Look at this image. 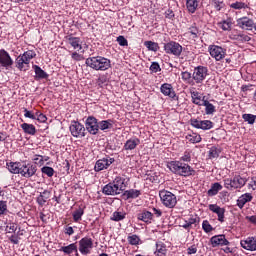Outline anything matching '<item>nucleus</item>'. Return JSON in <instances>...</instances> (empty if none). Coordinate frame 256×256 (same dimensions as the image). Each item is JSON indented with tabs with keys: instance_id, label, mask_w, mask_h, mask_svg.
<instances>
[{
	"instance_id": "obj_39",
	"label": "nucleus",
	"mask_w": 256,
	"mask_h": 256,
	"mask_svg": "<svg viewBox=\"0 0 256 256\" xmlns=\"http://www.w3.org/2000/svg\"><path fill=\"white\" fill-rule=\"evenodd\" d=\"M141 195V191L137 189H130L124 192V197L127 199H137Z\"/></svg>"
},
{
	"instance_id": "obj_41",
	"label": "nucleus",
	"mask_w": 256,
	"mask_h": 256,
	"mask_svg": "<svg viewBox=\"0 0 256 256\" xmlns=\"http://www.w3.org/2000/svg\"><path fill=\"white\" fill-rule=\"evenodd\" d=\"M191 98H192V103H194V105H198L199 107H201V105H203V103H201V95L198 91H191Z\"/></svg>"
},
{
	"instance_id": "obj_51",
	"label": "nucleus",
	"mask_w": 256,
	"mask_h": 256,
	"mask_svg": "<svg viewBox=\"0 0 256 256\" xmlns=\"http://www.w3.org/2000/svg\"><path fill=\"white\" fill-rule=\"evenodd\" d=\"M202 229L205 233H211V231H213V226H211L209 221L204 220L202 223Z\"/></svg>"
},
{
	"instance_id": "obj_9",
	"label": "nucleus",
	"mask_w": 256,
	"mask_h": 256,
	"mask_svg": "<svg viewBox=\"0 0 256 256\" xmlns=\"http://www.w3.org/2000/svg\"><path fill=\"white\" fill-rule=\"evenodd\" d=\"M190 125L195 129H202V131H209V129H213V122L211 120H199L192 118L190 119Z\"/></svg>"
},
{
	"instance_id": "obj_28",
	"label": "nucleus",
	"mask_w": 256,
	"mask_h": 256,
	"mask_svg": "<svg viewBox=\"0 0 256 256\" xmlns=\"http://www.w3.org/2000/svg\"><path fill=\"white\" fill-rule=\"evenodd\" d=\"M156 256H167V246L163 242L156 243V251L154 252Z\"/></svg>"
},
{
	"instance_id": "obj_13",
	"label": "nucleus",
	"mask_w": 256,
	"mask_h": 256,
	"mask_svg": "<svg viewBox=\"0 0 256 256\" xmlns=\"http://www.w3.org/2000/svg\"><path fill=\"white\" fill-rule=\"evenodd\" d=\"M85 127L90 135H97V133H99V122L97 121V118L93 116H89L86 119Z\"/></svg>"
},
{
	"instance_id": "obj_53",
	"label": "nucleus",
	"mask_w": 256,
	"mask_h": 256,
	"mask_svg": "<svg viewBox=\"0 0 256 256\" xmlns=\"http://www.w3.org/2000/svg\"><path fill=\"white\" fill-rule=\"evenodd\" d=\"M189 33L193 36V39H197L199 35V29L197 28V26H191L189 28Z\"/></svg>"
},
{
	"instance_id": "obj_6",
	"label": "nucleus",
	"mask_w": 256,
	"mask_h": 256,
	"mask_svg": "<svg viewBox=\"0 0 256 256\" xmlns=\"http://www.w3.org/2000/svg\"><path fill=\"white\" fill-rule=\"evenodd\" d=\"M164 51L167 55H173L174 57H181L183 53V46L179 42L169 41L164 43Z\"/></svg>"
},
{
	"instance_id": "obj_14",
	"label": "nucleus",
	"mask_w": 256,
	"mask_h": 256,
	"mask_svg": "<svg viewBox=\"0 0 256 256\" xmlns=\"http://www.w3.org/2000/svg\"><path fill=\"white\" fill-rule=\"evenodd\" d=\"M13 58L9 55L5 49H0V65L6 69H11L13 67Z\"/></svg>"
},
{
	"instance_id": "obj_33",
	"label": "nucleus",
	"mask_w": 256,
	"mask_h": 256,
	"mask_svg": "<svg viewBox=\"0 0 256 256\" xmlns=\"http://www.w3.org/2000/svg\"><path fill=\"white\" fill-rule=\"evenodd\" d=\"M113 128V120H102L98 122V129H101V131H107V129Z\"/></svg>"
},
{
	"instance_id": "obj_1",
	"label": "nucleus",
	"mask_w": 256,
	"mask_h": 256,
	"mask_svg": "<svg viewBox=\"0 0 256 256\" xmlns=\"http://www.w3.org/2000/svg\"><path fill=\"white\" fill-rule=\"evenodd\" d=\"M37 57V53L33 50H28L23 54H20L15 59V67L18 71H23L24 73L31 69V59H35Z\"/></svg>"
},
{
	"instance_id": "obj_48",
	"label": "nucleus",
	"mask_w": 256,
	"mask_h": 256,
	"mask_svg": "<svg viewBox=\"0 0 256 256\" xmlns=\"http://www.w3.org/2000/svg\"><path fill=\"white\" fill-rule=\"evenodd\" d=\"M212 5L216 11H221L225 7V2L223 0H213Z\"/></svg>"
},
{
	"instance_id": "obj_52",
	"label": "nucleus",
	"mask_w": 256,
	"mask_h": 256,
	"mask_svg": "<svg viewBox=\"0 0 256 256\" xmlns=\"http://www.w3.org/2000/svg\"><path fill=\"white\" fill-rule=\"evenodd\" d=\"M237 39L238 41H242V43H247L251 41V38L247 34H238Z\"/></svg>"
},
{
	"instance_id": "obj_45",
	"label": "nucleus",
	"mask_w": 256,
	"mask_h": 256,
	"mask_svg": "<svg viewBox=\"0 0 256 256\" xmlns=\"http://www.w3.org/2000/svg\"><path fill=\"white\" fill-rule=\"evenodd\" d=\"M83 213H84V210L81 207L73 212V220L75 221V223H78V221H81V217H83Z\"/></svg>"
},
{
	"instance_id": "obj_19",
	"label": "nucleus",
	"mask_w": 256,
	"mask_h": 256,
	"mask_svg": "<svg viewBox=\"0 0 256 256\" xmlns=\"http://www.w3.org/2000/svg\"><path fill=\"white\" fill-rule=\"evenodd\" d=\"M102 193H103V195H108V196H112V197H115V195H121V193L117 190V188L115 187V184L113 182L106 184L102 188Z\"/></svg>"
},
{
	"instance_id": "obj_17",
	"label": "nucleus",
	"mask_w": 256,
	"mask_h": 256,
	"mask_svg": "<svg viewBox=\"0 0 256 256\" xmlns=\"http://www.w3.org/2000/svg\"><path fill=\"white\" fill-rule=\"evenodd\" d=\"M160 91L165 95V97H170V99H177V94L175 93L173 86L169 83L162 84Z\"/></svg>"
},
{
	"instance_id": "obj_32",
	"label": "nucleus",
	"mask_w": 256,
	"mask_h": 256,
	"mask_svg": "<svg viewBox=\"0 0 256 256\" xmlns=\"http://www.w3.org/2000/svg\"><path fill=\"white\" fill-rule=\"evenodd\" d=\"M21 129H23L24 133L27 135H35L37 133V129L33 124L23 123L21 124Z\"/></svg>"
},
{
	"instance_id": "obj_46",
	"label": "nucleus",
	"mask_w": 256,
	"mask_h": 256,
	"mask_svg": "<svg viewBox=\"0 0 256 256\" xmlns=\"http://www.w3.org/2000/svg\"><path fill=\"white\" fill-rule=\"evenodd\" d=\"M242 119L249 125H253L255 123L256 116L253 114H243Z\"/></svg>"
},
{
	"instance_id": "obj_49",
	"label": "nucleus",
	"mask_w": 256,
	"mask_h": 256,
	"mask_svg": "<svg viewBox=\"0 0 256 256\" xmlns=\"http://www.w3.org/2000/svg\"><path fill=\"white\" fill-rule=\"evenodd\" d=\"M231 9H248L249 6L243 2H235L230 5Z\"/></svg>"
},
{
	"instance_id": "obj_2",
	"label": "nucleus",
	"mask_w": 256,
	"mask_h": 256,
	"mask_svg": "<svg viewBox=\"0 0 256 256\" xmlns=\"http://www.w3.org/2000/svg\"><path fill=\"white\" fill-rule=\"evenodd\" d=\"M168 169L175 175H180L181 177H190L194 175L195 171L189 166L181 161H171L167 164Z\"/></svg>"
},
{
	"instance_id": "obj_3",
	"label": "nucleus",
	"mask_w": 256,
	"mask_h": 256,
	"mask_svg": "<svg viewBox=\"0 0 256 256\" xmlns=\"http://www.w3.org/2000/svg\"><path fill=\"white\" fill-rule=\"evenodd\" d=\"M85 63L87 67L94 69V71H107V69H111V60L102 56L89 57Z\"/></svg>"
},
{
	"instance_id": "obj_27",
	"label": "nucleus",
	"mask_w": 256,
	"mask_h": 256,
	"mask_svg": "<svg viewBox=\"0 0 256 256\" xmlns=\"http://www.w3.org/2000/svg\"><path fill=\"white\" fill-rule=\"evenodd\" d=\"M140 143H141V140H139L138 138L129 139L124 144V149L126 151H133V149H135L137 145H140Z\"/></svg>"
},
{
	"instance_id": "obj_18",
	"label": "nucleus",
	"mask_w": 256,
	"mask_h": 256,
	"mask_svg": "<svg viewBox=\"0 0 256 256\" xmlns=\"http://www.w3.org/2000/svg\"><path fill=\"white\" fill-rule=\"evenodd\" d=\"M240 245L246 251H256V237H248L246 240H241Z\"/></svg>"
},
{
	"instance_id": "obj_5",
	"label": "nucleus",
	"mask_w": 256,
	"mask_h": 256,
	"mask_svg": "<svg viewBox=\"0 0 256 256\" xmlns=\"http://www.w3.org/2000/svg\"><path fill=\"white\" fill-rule=\"evenodd\" d=\"M159 197L162 205H164V207H167L168 209H173L175 205H177V196H175V194H173L172 192H169L167 190H161L159 192Z\"/></svg>"
},
{
	"instance_id": "obj_55",
	"label": "nucleus",
	"mask_w": 256,
	"mask_h": 256,
	"mask_svg": "<svg viewBox=\"0 0 256 256\" xmlns=\"http://www.w3.org/2000/svg\"><path fill=\"white\" fill-rule=\"evenodd\" d=\"M24 117H26L28 119L37 120V116H35V114H33V112L27 110V108L24 109Z\"/></svg>"
},
{
	"instance_id": "obj_34",
	"label": "nucleus",
	"mask_w": 256,
	"mask_h": 256,
	"mask_svg": "<svg viewBox=\"0 0 256 256\" xmlns=\"http://www.w3.org/2000/svg\"><path fill=\"white\" fill-rule=\"evenodd\" d=\"M186 7L189 13H195L197 11V7H199L198 0H186Z\"/></svg>"
},
{
	"instance_id": "obj_29",
	"label": "nucleus",
	"mask_w": 256,
	"mask_h": 256,
	"mask_svg": "<svg viewBox=\"0 0 256 256\" xmlns=\"http://www.w3.org/2000/svg\"><path fill=\"white\" fill-rule=\"evenodd\" d=\"M68 43L73 47V49H77V51H81V49H83V46L81 45V38L79 37H69Z\"/></svg>"
},
{
	"instance_id": "obj_10",
	"label": "nucleus",
	"mask_w": 256,
	"mask_h": 256,
	"mask_svg": "<svg viewBox=\"0 0 256 256\" xmlns=\"http://www.w3.org/2000/svg\"><path fill=\"white\" fill-rule=\"evenodd\" d=\"M37 173V165L31 164V163H24L21 164L20 167V175L22 177H25L26 179H30V177H33Z\"/></svg>"
},
{
	"instance_id": "obj_64",
	"label": "nucleus",
	"mask_w": 256,
	"mask_h": 256,
	"mask_svg": "<svg viewBox=\"0 0 256 256\" xmlns=\"http://www.w3.org/2000/svg\"><path fill=\"white\" fill-rule=\"evenodd\" d=\"M8 233H15L17 231V226L15 224L7 225Z\"/></svg>"
},
{
	"instance_id": "obj_58",
	"label": "nucleus",
	"mask_w": 256,
	"mask_h": 256,
	"mask_svg": "<svg viewBox=\"0 0 256 256\" xmlns=\"http://www.w3.org/2000/svg\"><path fill=\"white\" fill-rule=\"evenodd\" d=\"M180 161H184L186 163H189V161H191V152L185 151L184 155L180 158Z\"/></svg>"
},
{
	"instance_id": "obj_21",
	"label": "nucleus",
	"mask_w": 256,
	"mask_h": 256,
	"mask_svg": "<svg viewBox=\"0 0 256 256\" xmlns=\"http://www.w3.org/2000/svg\"><path fill=\"white\" fill-rule=\"evenodd\" d=\"M210 243H211L212 247H219V245H221L223 247L225 245H229V242L225 239V235L213 236L210 239Z\"/></svg>"
},
{
	"instance_id": "obj_20",
	"label": "nucleus",
	"mask_w": 256,
	"mask_h": 256,
	"mask_svg": "<svg viewBox=\"0 0 256 256\" xmlns=\"http://www.w3.org/2000/svg\"><path fill=\"white\" fill-rule=\"evenodd\" d=\"M209 209L212 211V213H216L218 216V221L220 223H223L225 221V208H221L217 206V204H210Z\"/></svg>"
},
{
	"instance_id": "obj_63",
	"label": "nucleus",
	"mask_w": 256,
	"mask_h": 256,
	"mask_svg": "<svg viewBox=\"0 0 256 256\" xmlns=\"http://www.w3.org/2000/svg\"><path fill=\"white\" fill-rule=\"evenodd\" d=\"M166 19H174L175 18V12H173L171 9H168L164 13Z\"/></svg>"
},
{
	"instance_id": "obj_59",
	"label": "nucleus",
	"mask_w": 256,
	"mask_h": 256,
	"mask_svg": "<svg viewBox=\"0 0 256 256\" xmlns=\"http://www.w3.org/2000/svg\"><path fill=\"white\" fill-rule=\"evenodd\" d=\"M33 161H35L36 165H43L45 163V160H43V156L41 155H35Z\"/></svg>"
},
{
	"instance_id": "obj_62",
	"label": "nucleus",
	"mask_w": 256,
	"mask_h": 256,
	"mask_svg": "<svg viewBox=\"0 0 256 256\" xmlns=\"http://www.w3.org/2000/svg\"><path fill=\"white\" fill-rule=\"evenodd\" d=\"M197 253V245L193 244L187 248V255H195Z\"/></svg>"
},
{
	"instance_id": "obj_60",
	"label": "nucleus",
	"mask_w": 256,
	"mask_h": 256,
	"mask_svg": "<svg viewBox=\"0 0 256 256\" xmlns=\"http://www.w3.org/2000/svg\"><path fill=\"white\" fill-rule=\"evenodd\" d=\"M117 42L121 47H127L128 42L123 36H118L117 37Z\"/></svg>"
},
{
	"instance_id": "obj_25",
	"label": "nucleus",
	"mask_w": 256,
	"mask_h": 256,
	"mask_svg": "<svg viewBox=\"0 0 256 256\" xmlns=\"http://www.w3.org/2000/svg\"><path fill=\"white\" fill-rule=\"evenodd\" d=\"M112 184H114L115 188L121 193L125 191V188L127 187L125 185V178L121 176H117L113 181Z\"/></svg>"
},
{
	"instance_id": "obj_56",
	"label": "nucleus",
	"mask_w": 256,
	"mask_h": 256,
	"mask_svg": "<svg viewBox=\"0 0 256 256\" xmlns=\"http://www.w3.org/2000/svg\"><path fill=\"white\" fill-rule=\"evenodd\" d=\"M7 211V201H0V215H5V212Z\"/></svg>"
},
{
	"instance_id": "obj_36",
	"label": "nucleus",
	"mask_w": 256,
	"mask_h": 256,
	"mask_svg": "<svg viewBox=\"0 0 256 256\" xmlns=\"http://www.w3.org/2000/svg\"><path fill=\"white\" fill-rule=\"evenodd\" d=\"M201 106L205 107L206 115H213L217 111L215 105L211 104L209 101H204Z\"/></svg>"
},
{
	"instance_id": "obj_7",
	"label": "nucleus",
	"mask_w": 256,
	"mask_h": 256,
	"mask_svg": "<svg viewBox=\"0 0 256 256\" xmlns=\"http://www.w3.org/2000/svg\"><path fill=\"white\" fill-rule=\"evenodd\" d=\"M209 75V69L205 66H197L192 73V79L196 85H201L207 76Z\"/></svg>"
},
{
	"instance_id": "obj_8",
	"label": "nucleus",
	"mask_w": 256,
	"mask_h": 256,
	"mask_svg": "<svg viewBox=\"0 0 256 256\" xmlns=\"http://www.w3.org/2000/svg\"><path fill=\"white\" fill-rule=\"evenodd\" d=\"M208 51L215 61H222V59H225V56L227 55V49L217 45H210L208 47Z\"/></svg>"
},
{
	"instance_id": "obj_50",
	"label": "nucleus",
	"mask_w": 256,
	"mask_h": 256,
	"mask_svg": "<svg viewBox=\"0 0 256 256\" xmlns=\"http://www.w3.org/2000/svg\"><path fill=\"white\" fill-rule=\"evenodd\" d=\"M139 241H141V239L136 234H133L132 236H128V243L130 245H138Z\"/></svg>"
},
{
	"instance_id": "obj_24",
	"label": "nucleus",
	"mask_w": 256,
	"mask_h": 256,
	"mask_svg": "<svg viewBox=\"0 0 256 256\" xmlns=\"http://www.w3.org/2000/svg\"><path fill=\"white\" fill-rule=\"evenodd\" d=\"M137 219L144 223H151V221H153V213L148 210H143L137 214Z\"/></svg>"
},
{
	"instance_id": "obj_44",
	"label": "nucleus",
	"mask_w": 256,
	"mask_h": 256,
	"mask_svg": "<svg viewBox=\"0 0 256 256\" xmlns=\"http://www.w3.org/2000/svg\"><path fill=\"white\" fill-rule=\"evenodd\" d=\"M41 172L44 175H47V177H53L55 175V169H53V167H49V166H43L41 168Z\"/></svg>"
},
{
	"instance_id": "obj_35",
	"label": "nucleus",
	"mask_w": 256,
	"mask_h": 256,
	"mask_svg": "<svg viewBox=\"0 0 256 256\" xmlns=\"http://www.w3.org/2000/svg\"><path fill=\"white\" fill-rule=\"evenodd\" d=\"M33 69L35 71L36 79H47L49 77V74L41 69V67L34 65Z\"/></svg>"
},
{
	"instance_id": "obj_61",
	"label": "nucleus",
	"mask_w": 256,
	"mask_h": 256,
	"mask_svg": "<svg viewBox=\"0 0 256 256\" xmlns=\"http://www.w3.org/2000/svg\"><path fill=\"white\" fill-rule=\"evenodd\" d=\"M71 57H72L73 61H83V59H85V58L83 57V55H81V54H79V53H77V52H73V53L71 54Z\"/></svg>"
},
{
	"instance_id": "obj_15",
	"label": "nucleus",
	"mask_w": 256,
	"mask_h": 256,
	"mask_svg": "<svg viewBox=\"0 0 256 256\" xmlns=\"http://www.w3.org/2000/svg\"><path fill=\"white\" fill-rule=\"evenodd\" d=\"M237 27L240 29H245L246 31H251V29H255V22L253 19L244 16L236 20Z\"/></svg>"
},
{
	"instance_id": "obj_22",
	"label": "nucleus",
	"mask_w": 256,
	"mask_h": 256,
	"mask_svg": "<svg viewBox=\"0 0 256 256\" xmlns=\"http://www.w3.org/2000/svg\"><path fill=\"white\" fill-rule=\"evenodd\" d=\"M251 201H253V195H251V193L242 194L237 199V207H239V209H243L245 207V204L251 203Z\"/></svg>"
},
{
	"instance_id": "obj_40",
	"label": "nucleus",
	"mask_w": 256,
	"mask_h": 256,
	"mask_svg": "<svg viewBox=\"0 0 256 256\" xmlns=\"http://www.w3.org/2000/svg\"><path fill=\"white\" fill-rule=\"evenodd\" d=\"M51 195V192H49L48 190H44L42 193H40V195L37 198V202L40 205H45V203H47V199H49V196Z\"/></svg>"
},
{
	"instance_id": "obj_30",
	"label": "nucleus",
	"mask_w": 256,
	"mask_h": 256,
	"mask_svg": "<svg viewBox=\"0 0 256 256\" xmlns=\"http://www.w3.org/2000/svg\"><path fill=\"white\" fill-rule=\"evenodd\" d=\"M223 189V186L219 184V182H215L214 184L211 185V188L208 190L207 195L209 197H215L219 191Z\"/></svg>"
},
{
	"instance_id": "obj_26",
	"label": "nucleus",
	"mask_w": 256,
	"mask_h": 256,
	"mask_svg": "<svg viewBox=\"0 0 256 256\" xmlns=\"http://www.w3.org/2000/svg\"><path fill=\"white\" fill-rule=\"evenodd\" d=\"M7 167L10 173H13L14 175H20L21 174V163L20 162H7Z\"/></svg>"
},
{
	"instance_id": "obj_57",
	"label": "nucleus",
	"mask_w": 256,
	"mask_h": 256,
	"mask_svg": "<svg viewBox=\"0 0 256 256\" xmlns=\"http://www.w3.org/2000/svg\"><path fill=\"white\" fill-rule=\"evenodd\" d=\"M231 21H229V20H224L223 22H222V29H223V31H231Z\"/></svg>"
},
{
	"instance_id": "obj_12",
	"label": "nucleus",
	"mask_w": 256,
	"mask_h": 256,
	"mask_svg": "<svg viewBox=\"0 0 256 256\" xmlns=\"http://www.w3.org/2000/svg\"><path fill=\"white\" fill-rule=\"evenodd\" d=\"M79 251L82 255H89L93 249V239L84 237L79 241Z\"/></svg>"
},
{
	"instance_id": "obj_11",
	"label": "nucleus",
	"mask_w": 256,
	"mask_h": 256,
	"mask_svg": "<svg viewBox=\"0 0 256 256\" xmlns=\"http://www.w3.org/2000/svg\"><path fill=\"white\" fill-rule=\"evenodd\" d=\"M113 163H115V158L106 156L105 158L99 159L96 162L94 170L96 171V173H99V171H105V169H109V167H111Z\"/></svg>"
},
{
	"instance_id": "obj_38",
	"label": "nucleus",
	"mask_w": 256,
	"mask_h": 256,
	"mask_svg": "<svg viewBox=\"0 0 256 256\" xmlns=\"http://www.w3.org/2000/svg\"><path fill=\"white\" fill-rule=\"evenodd\" d=\"M219 155H221V148L217 146H212L209 149V152H208L209 159H218Z\"/></svg>"
},
{
	"instance_id": "obj_42",
	"label": "nucleus",
	"mask_w": 256,
	"mask_h": 256,
	"mask_svg": "<svg viewBox=\"0 0 256 256\" xmlns=\"http://www.w3.org/2000/svg\"><path fill=\"white\" fill-rule=\"evenodd\" d=\"M125 217H127V213L115 211V212H113L110 219H111V221L119 222V221H123V219H125Z\"/></svg>"
},
{
	"instance_id": "obj_43",
	"label": "nucleus",
	"mask_w": 256,
	"mask_h": 256,
	"mask_svg": "<svg viewBox=\"0 0 256 256\" xmlns=\"http://www.w3.org/2000/svg\"><path fill=\"white\" fill-rule=\"evenodd\" d=\"M145 47H147L148 51H159V44L157 42L153 41H145L144 42Z\"/></svg>"
},
{
	"instance_id": "obj_54",
	"label": "nucleus",
	"mask_w": 256,
	"mask_h": 256,
	"mask_svg": "<svg viewBox=\"0 0 256 256\" xmlns=\"http://www.w3.org/2000/svg\"><path fill=\"white\" fill-rule=\"evenodd\" d=\"M150 71H152V73H159V71H161V66L157 62H153L150 66Z\"/></svg>"
},
{
	"instance_id": "obj_31",
	"label": "nucleus",
	"mask_w": 256,
	"mask_h": 256,
	"mask_svg": "<svg viewBox=\"0 0 256 256\" xmlns=\"http://www.w3.org/2000/svg\"><path fill=\"white\" fill-rule=\"evenodd\" d=\"M59 251L65 253V255H71V253H77V243H72L68 246H62Z\"/></svg>"
},
{
	"instance_id": "obj_16",
	"label": "nucleus",
	"mask_w": 256,
	"mask_h": 256,
	"mask_svg": "<svg viewBox=\"0 0 256 256\" xmlns=\"http://www.w3.org/2000/svg\"><path fill=\"white\" fill-rule=\"evenodd\" d=\"M70 132L73 137H85V126L79 122L70 125Z\"/></svg>"
},
{
	"instance_id": "obj_47",
	"label": "nucleus",
	"mask_w": 256,
	"mask_h": 256,
	"mask_svg": "<svg viewBox=\"0 0 256 256\" xmlns=\"http://www.w3.org/2000/svg\"><path fill=\"white\" fill-rule=\"evenodd\" d=\"M190 143H201V135L199 134H190L186 137Z\"/></svg>"
},
{
	"instance_id": "obj_23",
	"label": "nucleus",
	"mask_w": 256,
	"mask_h": 256,
	"mask_svg": "<svg viewBox=\"0 0 256 256\" xmlns=\"http://www.w3.org/2000/svg\"><path fill=\"white\" fill-rule=\"evenodd\" d=\"M198 223H199V218L190 217L187 220H185L184 223L180 225V227H183V229H186V231H191V229H193V225L194 227H197Z\"/></svg>"
},
{
	"instance_id": "obj_37",
	"label": "nucleus",
	"mask_w": 256,
	"mask_h": 256,
	"mask_svg": "<svg viewBox=\"0 0 256 256\" xmlns=\"http://www.w3.org/2000/svg\"><path fill=\"white\" fill-rule=\"evenodd\" d=\"M182 81L188 83L189 85H195V80L193 79V74L191 72L184 71L181 73Z\"/></svg>"
},
{
	"instance_id": "obj_4",
	"label": "nucleus",
	"mask_w": 256,
	"mask_h": 256,
	"mask_svg": "<svg viewBox=\"0 0 256 256\" xmlns=\"http://www.w3.org/2000/svg\"><path fill=\"white\" fill-rule=\"evenodd\" d=\"M247 185V178L241 177V175H235L232 178L224 179V187L228 191H235V189H242Z\"/></svg>"
}]
</instances>
